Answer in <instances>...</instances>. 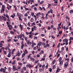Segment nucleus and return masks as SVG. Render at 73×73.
Returning <instances> with one entry per match:
<instances>
[{"label":"nucleus","mask_w":73,"mask_h":73,"mask_svg":"<svg viewBox=\"0 0 73 73\" xmlns=\"http://www.w3.org/2000/svg\"><path fill=\"white\" fill-rule=\"evenodd\" d=\"M68 40L66 38H65L64 39H63V42H65L66 45H67L68 44Z\"/></svg>","instance_id":"1"},{"label":"nucleus","mask_w":73,"mask_h":73,"mask_svg":"<svg viewBox=\"0 0 73 73\" xmlns=\"http://www.w3.org/2000/svg\"><path fill=\"white\" fill-rule=\"evenodd\" d=\"M68 66V63L67 62H66L64 65V67L65 69L67 68Z\"/></svg>","instance_id":"2"},{"label":"nucleus","mask_w":73,"mask_h":73,"mask_svg":"<svg viewBox=\"0 0 73 73\" xmlns=\"http://www.w3.org/2000/svg\"><path fill=\"white\" fill-rule=\"evenodd\" d=\"M7 27L9 28V29L10 30H11L13 28V27L12 26V25H8Z\"/></svg>","instance_id":"3"},{"label":"nucleus","mask_w":73,"mask_h":73,"mask_svg":"<svg viewBox=\"0 0 73 73\" xmlns=\"http://www.w3.org/2000/svg\"><path fill=\"white\" fill-rule=\"evenodd\" d=\"M0 19H1V20H4V21H6V20H7V19L6 18L3 17H0Z\"/></svg>","instance_id":"4"},{"label":"nucleus","mask_w":73,"mask_h":73,"mask_svg":"<svg viewBox=\"0 0 73 73\" xmlns=\"http://www.w3.org/2000/svg\"><path fill=\"white\" fill-rule=\"evenodd\" d=\"M50 12H51V13H52V14L53 13V11L52 9H50V11H48V14L50 13Z\"/></svg>","instance_id":"5"},{"label":"nucleus","mask_w":73,"mask_h":73,"mask_svg":"<svg viewBox=\"0 0 73 73\" xmlns=\"http://www.w3.org/2000/svg\"><path fill=\"white\" fill-rule=\"evenodd\" d=\"M63 62H64L63 60H62V61H61V62H60L59 64L60 66H62V64H63Z\"/></svg>","instance_id":"6"},{"label":"nucleus","mask_w":73,"mask_h":73,"mask_svg":"<svg viewBox=\"0 0 73 73\" xmlns=\"http://www.w3.org/2000/svg\"><path fill=\"white\" fill-rule=\"evenodd\" d=\"M27 44H30V45H31L32 43H31V42H30V41H29V40H27Z\"/></svg>","instance_id":"7"},{"label":"nucleus","mask_w":73,"mask_h":73,"mask_svg":"<svg viewBox=\"0 0 73 73\" xmlns=\"http://www.w3.org/2000/svg\"><path fill=\"white\" fill-rule=\"evenodd\" d=\"M16 66H13V70H14V71H15V70H17V69L16 68V67H15Z\"/></svg>","instance_id":"8"},{"label":"nucleus","mask_w":73,"mask_h":73,"mask_svg":"<svg viewBox=\"0 0 73 73\" xmlns=\"http://www.w3.org/2000/svg\"><path fill=\"white\" fill-rule=\"evenodd\" d=\"M32 44L31 46L32 47V48H33L34 47V45H36V44L35 43H34V42H32Z\"/></svg>","instance_id":"9"},{"label":"nucleus","mask_w":73,"mask_h":73,"mask_svg":"<svg viewBox=\"0 0 73 73\" xmlns=\"http://www.w3.org/2000/svg\"><path fill=\"white\" fill-rule=\"evenodd\" d=\"M1 70H2V72H3V71H6V70H7V68L5 67L4 68H2Z\"/></svg>","instance_id":"10"},{"label":"nucleus","mask_w":73,"mask_h":73,"mask_svg":"<svg viewBox=\"0 0 73 73\" xmlns=\"http://www.w3.org/2000/svg\"><path fill=\"white\" fill-rule=\"evenodd\" d=\"M11 52H10L8 53V54L7 55L8 57H10L11 55Z\"/></svg>","instance_id":"11"},{"label":"nucleus","mask_w":73,"mask_h":73,"mask_svg":"<svg viewBox=\"0 0 73 73\" xmlns=\"http://www.w3.org/2000/svg\"><path fill=\"white\" fill-rule=\"evenodd\" d=\"M41 44H42V42L40 41L39 42V43L37 44V45L39 46H40L41 45Z\"/></svg>","instance_id":"12"},{"label":"nucleus","mask_w":73,"mask_h":73,"mask_svg":"<svg viewBox=\"0 0 73 73\" xmlns=\"http://www.w3.org/2000/svg\"><path fill=\"white\" fill-rule=\"evenodd\" d=\"M5 49L6 50H7V49H9V52H10L11 50L9 49V45L6 48H5Z\"/></svg>","instance_id":"13"},{"label":"nucleus","mask_w":73,"mask_h":73,"mask_svg":"<svg viewBox=\"0 0 73 73\" xmlns=\"http://www.w3.org/2000/svg\"><path fill=\"white\" fill-rule=\"evenodd\" d=\"M60 70L61 69H59L58 68H57V70H56V73H58V72H60Z\"/></svg>","instance_id":"14"},{"label":"nucleus","mask_w":73,"mask_h":73,"mask_svg":"<svg viewBox=\"0 0 73 73\" xmlns=\"http://www.w3.org/2000/svg\"><path fill=\"white\" fill-rule=\"evenodd\" d=\"M21 53H20V51H18L17 52V55L18 56H20L21 55Z\"/></svg>","instance_id":"15"},{"label":"nucleus","mask_w":73,"mask_h":73,"mask_svg":"<svg viewBox=\"0 0 73 73\" xmlns=\"http://www.w3.org/2000/svg\"><path fill=\"white\" fill-rule=\"evenodd\" d=\"M23 37L24 38H25V41H27L28 39V38L27 37L24 36V35H23Z\"/></svg>","instance_id":"16"},{"label":"nucleus","mask_w":73,"mask_h":73,"mask_svg":"<svg viewBox=\"0 0 73 73\" xmlns=\"http://www.w3.org/2000/svg\"><path fill=\"white\" fill-rule=\"evenodd\" d=\"M12 0H9V1L8 2V3H9V4H12L13 2Z\"/></svg>","instance_id":"17"},{"label":"nucleus","mask_w":73,"mask_h":73,"mask_svg":"<svg viewBox=\"0 0 73 73\" xmlns=\"http://www.w3.org/2000/svg\"><path fill=\"white\" fill-rule=\"evenodd\" d=\"M24 44H22L21 45V49H23V48H24Z\"/></svg>","instance_id":"18"},{"label":"nucleus","mask_w":73,"mask_h":73,"mask_svg":"<svg viewBox=\"0 0 73 73\" xmlns=\"http://www.w3.org/2000/svg\"><path fill=\"white\" fill-rule=\"evenodd\" d=\"M17 38H21V35H17Z\"/></svg>","instance_id":"19"},{"label":"nucleus","mask_w":73,"mask_h":73,"mask_svg":"<svg viewBox=\"0 0 73 73\" xmlns=\"http://www.w3.org/2000/svg\"><path fill=\"white\" fill-rule=\"evenodd\" d=\"M33 35H29V38H33Z\"/></svg>","instance_id":"20"},{"label":"nucleus","mask_w":73,"mask_h":73,"mask_svg":"<svg viewBox=\"0 0 73 73\" xmlns=\"http://www.w3.org/2000/svg\"><path fill=\"white\" fill-rule=\"evenodd\" d=\"M6 23L7 24V25H11V23L10 22H6Z\"/></svg>","instance_id":"21"},{"label":"nucleus","mask_w":73,"mask_h":73,"mask_svg":"<svg viewBox=\"0 0 73 73\" xmlns=\"http://www.w3.org/2000/svg\"><path fill=\"white\" fill-rule=\"evenodd\" d=\"M28 53V52L27 51V50H25V52H24V53H25L26 54H27V53Z\"/></svg>","instance_id":"22"},{"label":"nucleus","mask_w":73,"mask_h":73,"mask_svg":"<svg viewBox=\"0 0 73 73\" xmlns=\"http://www.w3.org/2000/svg\"><path fill=\"white\" fill-rule=\"evenodd\" d=\"M30 59L31 60V61H34L35 60V59L34 58H30Z\"/></svg>","instance_id":"23"},{"label":"nucleus","mask_w":73,"mask_h":73,"mask_svg":"<svg viewBox=\"0 0 73 73\" xmlns=\"http://www.w3.org/2000/svg\"><path fill=\"white\" fill-rule=\"evenodd\" d=\"M11 69H12V68H11V67L9 68L8 71H9V72H11Z\"/></svg>","instance_id":"24"},{"label":"nucleus","mask_w":73,"mask_h":73,"mask_svg":"<svg viewBox=\"0 0 73 73\" xmlns=\"http://www.w3.org/2000/svg\"><path fill=\"white\" fill-rule=\"evenodd\" d=\"M71 40H73V37H70L69 39V41H71Z\"/></svg>","instance_id":"25"},{"label":"nucleus","mask_w":73,"mask_h":73,"mask_svg":"<svg viewBox=\"0 0 73 73\" xmlns=\"http://www.w3.org/2000/svg\"><path fill=\"white\" fill-rule=\"evenodd\" d=\"M3 12H4V9H2V10H1V13H3Z\"/></svg>","instance_id":"26"},{"label":"nucleus","mask_w":73,"mask_h":73,"mask_svg":"<svg viewBox=\"0 0 73 73\" xmlns=\"http://www.w3.org/2000/svg\"><path fill=\"white\" fill-rule=\"evenodd\" d=\"M24 21L25 22H27V18H26V17H25L24 18Z\"/></svg>","instance_id":"27"},{"label":"nucleus","mask_w":73,"mask_h":73,"mask_svg":"<svg viewBox=\"0 0 73 73\" xmlns=\"http://www.w3.org/2000/svg\"><path fill=\"white\" fill-rule=\"evenodd\" d=\"M62 60V58H61V57H60L58 59L59 62H60V61H61Z\"/></svg>","instance_id":"28"},{"label":"nucleus","mask_w":73,"mask_h":73,"mask_svg":"<svg viewBox=\"0 0 73 73\" xmlns=\"http://www.w3.org/2000/svg\"><path fill=\"white\" fill-rule=\"evenodd\" d=\"M45 58H42L41 60H40V61H45Z\"/></svg>","instance_id":"29"},{"label":"nucleus","mask_w":73,"mask_h":73,"mask_svg":"<svg viewBox=\"0 0 73 73\" xmlns=\"http://www.w3.org/2000/svg\"><path fill=\"white\" fill-rule=\"evenodd\" d=\"M38 50V52H40V50H41V47H39Z\"/></svg>","instance_id":"30"},{"label":"nucleus","mask_w":73,"mask_h":73,"mask_svg":"<svg viewBox=\"0 0 73 73\" xmlns=\"http://www.w3.org/2000/svg\"><path fill=\"white\" fill-rule=\"evenodd\" d=\"M25 56V53H23L22 55V57L23 58Z\"/></svg>","instance_id":"31"},{"label":"nucleus","mask_w":73,"mask_h":73,"mask_svg":"<svg viewBox=\"0 0 73 73\" xmlns=\"http://www.w3.org/2000/svg\"><path fill=\"white\" fill-rule=\"evenodd\" d=\"M42 69H45V64L43 65L42 66Z\"/></svg>","instance_id":"32"},{"label":"nucleus","mask_w":73,"mask_h":73,"mask_svg":"<svg viewBox=\"0 0 73 73\" xmlns=\"http://www.w3.org/2000/svg\"><path fill=\"white\" fill-rule=\"evenodd\" d=\"M2 8L4 10V8H5V5H3L2 6Z\"/></svg>","instance_id":"33"},{"label":"nucleus","mask_w":73,"mask_h":73,"mask_svg":"<svg viewBox=\"0 0 73 73\" xmlns=\"http://www.w3.org/2000/svg\"><path fill=\"white\" fill-rule=\"evenodd\" d=\"M69 60V59L68 58H66L65 59V61H67V62H68Z\"/></svg>","instance_id":"34"},{"label":"nucleus","mask_w":73,"mask_h":73,"mask_svg":"<svg viewBox=\"0 0 73 73\" xmlns=\"http://www.w3.org/2000/svg\"><path fill=\"white\" fill-rule=\"evenodd\" d=\"M39 10L40 11H42V8H41V7L39 6Z\"/></svg>","instance_id":"35"},{"label":"nucleus","mask_w":73,"mask_h":73,"mask_svg":"<svg viewBox=\"0 0 73 73\" xmlns=\"http://www.w3.org/2000/svg\"><path fill=\"white\" fill-rule=\"evenodd\" d=\"M31 3H34V0H29Z\"/></svg>","instance_id":"36"},{"label":"nucleus","mask_w":73,"mask_h":73,"mask_svg":"<svg viewBox=\"0 0 73 73\" xmlns=\"http://www.w3.org/2000/svg\"><path fill=\"white\" fill-rule=\"evenodd\" d=\"M14 41H15V42H16L17 41H18V40L17 39H13Z\"/></svg>","instance_id":"37"},{"label":"nucleus","mask_w":73,"mask_h":73,"mask_svg":"<svg viewBox=\"0 0 73 73\" xmlns=\"http://www.w3.org/2000/svg\"><path fill=\"white\" fill-rule=\"evenodd\" d=\"M17 69L19 70V69L20 70L21 69V67L20 66H19L17 67Z\"/></svg>","instance_id":"38"},{"label":"nucleus","mask_w":73,"mask_h":73,"mask_svg":"<svg viewBox=\"0 0 73 73\" xmlns=\"http://www.w3.org/2000/svg\"><path fill=\"white\" fill-rule=\"evenodd\" d=\"M31 54H29V55L27 56L28 58H29L31 57Z\"/></svg>","instance_id":"39"},{"label":"nucleus","mask_w":73,"mask_h":73,"mask_svg":"<svg viewBox=\"0 0 73 73\" xmlns=\"http://www.w3.org/2000/svg\"><path fill=\"white\" fill-rule=\"evenodd\" d=\"M38 60H37L36 61H35V64H37V63H38Z\"/></svg>","instance_id":"40"},{"label":"nucleus","mask_w":73,"mask_h":73,"mask_svg":"<svg viewBox=\"0 0 73 73\" xmlns=\"http://www.w3.org/2000/svg\"><path fill=\"white\" fill-rule=\"evenodd\" d=\"M33 28L34 30H36L37 29V27H36L35 26H34Z\"/></svg>","instance_id":"41"},{"label":"nucleus","mask_w":73,"mask_h":73,"mask_svg":"<svg viewBox=\"0 0 73 73\" xmlns=\"http://www.w3.org/2000/svg\"><path fill=\"white\" fill-rule=\"evenodd\" d=\"M33 21H34V20H33V19L31 18V22H33Z\"/></svg>","instance_id":"42"},{"label":"nucleus","mask_w":73,"mask_h":73,"mask_svg":"<svg viewBox=\"0 0 73 73\" xmlns=\"http://www.w3.org/2000/svg\"><path fill=\"white\" fill-rule=\"evenodd\" d=\"M28 66H29V68H31V67H32V66H31V65H27Z\"/></svg>","instance_id":"43"},{"label":"nucleus","mask_w":73,"mask_h":73,"mask_svg":"<svg viewBox=\"0 0 73 73\" xmlns=\"http://www.w3.org/2000/svg\"><path fill=\"white\" fill-rule=\"evenodd\" d=\"M51 37L52 38H53L54 39V38H55V37L53 35L51 36Z\"/></svg>","instance_id":"44"},{"label":"nucleus","mask_w":73,"mask_h":73,"mask_svg":"<svg viewBox=\"0 0 73 73\" xmlns=\"http://www.w3.org/2000/svg\"><path fill=\"white\" fill-rule=\"evenodd\" d=\"M10 33H11V34H13V35L14 34V32H13L12 31H11Z\"/></svg>","instance_id":"45"},{"label":"nucleus","mask_w":73,"mask_h":73,"mask_svg":"<svg viewBox=\"0 0 73 73\" xmlns=\"http://www.w3.org/2000/svg\"><path fill=\"white\" fill-rule=\"evenodd\" d=\"M40 52L42 54H44V51L42 50H41Z\"/></svg>","instance_id":"46"},{"label":"nucleus","mask_w":73,"mask_h":73,"mask_svg":"<svg viewBox=\"0 0 73 73\" xmlns=\"http://www.w3.org/2000/svg\"><path fill=\"white\" fill-rule=\"evenodd\" d=\"M7 42H10V41H11V39H8L7 40Z\"/></svg>","instance_id":"47"},{"label":"nucleus","mask_w":73,"mask_h":73,"mask_svg":"<svg viewBox=\"0 0 73 73\" xmlns=\"http://www.w3.org/2000/svg\"><path fill=\"white\" fill-rule=\"evenodd\" d=\"M34 15H35V14L33 13H31V15L32 16H34Z\"/></svg>","instance_id":"48"},{"label":"nucleus","mask_w":73,"mask_h":73,"mask_svg":"<svg viewBox=\"0 0 73 73\" xmlns=\"http://www.w3.org/2000/svg\"><path fill=\"white\" fill-rule=\"evenodd\" d=\"M16 63V62H15V60L12 63V64L13 65L14 64H15Z\"/></svg>","instance_id":"49"},{"label":"nucleus","mask_w":73,"mask_h":73,"mask_svg":"<svg viewBox=\"0 0 73 73\" xmlns=\"http://www.w3.org/2000/svg\"><path fill=\"white\" fill-rule=\"evenodd\" d=\"M18 64H19V65L21 66L22 65H23V63H19Z\"/></svg>","instance_id":"50"},{"label":"nucleus","mask_w":73,"mask_h":73,"mask_svg":"<svg viewBox=\"0 0 73 73\" xmlns=\"http://www.w3.org/2000/svg\"><path fill=\"white\" fill-rule=\"evenodd\" d=\"M39 70L40 71V72H42V71H43V70H42V69H41V68H40L39 69Z\"/></svg>","instance_id":"51"},{"label":"nucleus","mask_w":73,"mask_h":73,"mask_svg":"<svg viewBox=\"0 0 73 73\" xmlns=\"http://www.w3.org/2000/svg\"><path fill=\"white\" fill-rule=\"evenodd\" d=\"M52 69L51 68H50L49 69V71L50 72H52Z\"/></svg>","instance_id":"52"},{"label":"nucleus","mask_w":73,"mask_h":73,"mask_svg":"<svg viewBox=\"0 0 73 73\" xmlns=\"http://www.w3.org/2000/svg\"><path fill=\"white\" fill-rule=\"evenodd\" d=\"M6 17L7 18V19H9V16H8V15L7 14L6 15Z\"/></svg>","instance_id":"53"},{"label":"nucleus","mask_w":73,"mask_h":73,"mask_svg":"<svg viewBox=\"0 0 73 73\" xmlns=\"http://www.w3.org/2000/svg\"><path fill=\"white\" fill-rule=\"evenodd\" d=\"M46 46H50V45H49V44H48V43H47L46 44Z\"/></svg>","instance_id":"54"},{"label":"nucleus","mask_w":73,"mask_h":73,"mask_svg":"<svg viewBox=\"0 0 73 73\" xmlns=\"http://www.w3.org/2000/svg\"><path fill=\"white\" fill-rule=\"evenodd\" d=\"M21 16H22L21 14H19V15L18 16L19 18H21Z\"/></svg>","instance_id":"55"},{"label":"nucleus","mask_w":73,"mask_h":73,"mask_svg":"<svg viewBox=\"0 0 73 73\" xmlns=\"http://www.w3.org/2000/svg\"><path fill=\"white\" fill-rule=\"evenodd\" d=\"M56 61H55V60H54L53 61V63H52V64H54V63H55V62Z\"/></svg>","instance_id":"56"},{"label":"nucleus","mask_w":73,"mask_h":73,"mask_svg":"<svg viewBox=\"0 0 73 73\" xmlns=\"http://www.w3.org/2000/svg\"><path fill=\"white\" fill-rule=\"evenodd\" d=\"M37 25H38V26H39V27H41V25L40 24V23H39Z\"/></svg>","instance_id":"57"},{"label":"nucleus","mask_w":73,"mask_h":73,"mask_svg":"<svg viewBox=\"0 0 73 73\" xmlns=\"http://www.w3.org/2000/svg\"><path fill=\"white\" fill-rule=\"evenodd\" d=\"M41 36H42V37H44L45 36V34H41Z\"/></svg>","instance_id":"58"},{"label":"nucleus","mask_w":73,"mask_h":73,"mask_svg":"<svg viewBox=\"0 0 73 73\" xmlns=\"http://www.w3.org/2000/svg\"><path fill=\"white\" fill-rule=\"evenodd\" d=\"M28 16V14H27V13H26L24 15V16H25V17H26V16Z\"/></svg>","instance_id":"59"},{"label":"nucleus","mask_w":73,"mask_h":73,"mask_svg":"<svg viewBox=\"0 0 73 73\" xmlns=\"http://www.w3.org/2000/svg\"><path fill=\"white\" fill-rule=\"evenodd\" d=\"M23 69L24 70H26V67H24L23 68Z\"/></svg>","instance_id":"60"},{"label":"nucleus","mask_w":73,"mask_h":73,"mask_svg":"<svg viewBox=\"0 0 73 73\" xmlns=\"http://www.w3.org/2000/svg\"><path fill=\"white\" fill-rule=\"evenodd\" d=\"M21 60V59L20 58H17V61H20Z\"/></svg>","instance_id":"61"},{"label":"nucleus","mask_w":73,"mask_h":73,"mask_svg":"<svg viewBox=\"0 0 73 73\" xmlns=\"http://www.w3.org/2000/svg\"><path fill=\"white\" fill-rule=\"evenodd\" d=\"M21 73H24V70H23V69H21Z\"/></svg>","instance_id":"62"},{"label":"nucleus","mask_w":73,"mask_h":73,"mask_svg":"<svg viewBox=\"0 0 73 73\" xmlns=\"http://www.w3.org/2000/svg\"><path fill=\"white\" fill-rule=\"evenodd\" d=\"M62 33V31H59L58 33L59 34H61Z\"/></svg>","instance_id":"63"},{"label":"nucleus","mask_w":73,"mask_h":73,"mask_svg":"<svg viewBox=\"0 0 73 73\" xmlns=\"http://www.w3.org/2000/svg\"><path fill=\"white\" fill-rule=\"evenodd\" d=\"M65 43L64 42L63 44H61V45H65Z\"/></svg>","instance_id":"64"}]
</instances>
